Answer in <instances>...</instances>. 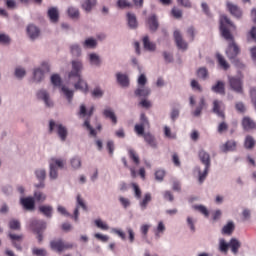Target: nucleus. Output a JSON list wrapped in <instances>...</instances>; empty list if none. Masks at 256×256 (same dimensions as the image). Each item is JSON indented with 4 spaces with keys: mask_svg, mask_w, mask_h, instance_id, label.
<instances>
[{
    "mask_svg": "<svg viewBox=\"0 0 256 256\" xmlns=\"http://www.w3.org/2000/svg\"><path fill=\"white\" fill-rule=\"evenodd\" d=\"M234 28L233 23L226 15H222L220 18V30L223 38L229 42L228 48L226 50V56L233 64L240 69H243L244 64L236 59L241 53L240 47L235 43L234 37L231 34L230 30Z\"/></svg>",
    "mask_w": 256,
    "mask_h": 256,
    "instance_id": "nucleus-1",
    "label": "nucleus"
},
{
    "mask_svg": "<svg viewBox=\"0 0 256 256\" xmlns=\"http://www.w3.org/2000/svg\"><path fill=\"white\" fill-rule=\"evenodd\" d=\"M82 68L80 61H72V71L69 73V79L77 81L74 85L76 90L88 93V84L81 78Z\"/></svg>",
    "mask_w": 256,
    "mask_h": 256,
    "instance_id": "nucleus-2",
    "label": "nucleus"
},
{
    "mask_svg": "<svg viewBox=\"0 0 256 256\" xmlns=\"http://www.w3.org/2000/svg\"><path fill=\"white\" fill-rule=\"evenodd\" d=\"M93 113H94L93 106L87 111L86 106L84 104H82L80 106V111L78 113V116L80 118H87L84 122V127H86L88 131H90L91 136L96 137L97 133H96L95 129H93L90 125V118L93 116Z\"/></svg>",
    "mask_w": 256,
    "mask_h": 256,
    "instance_id": "nucleus-3",
    "label": "nucleus"
},
{
    "mask_svg": "<svg viewBox=\"0 0 256 256\" xmlns=\"http://www.w3.org/2000/svg\"><path fill=\"white\" fill-rule=\"evenodd\" d=\"M199 158L202 164L205 165L204 172L199 171V182L200 184H202L208 176V172L211 166V159H210V154L207 153L205 150H200Z\"/></svg>",
    "mask_w": 256,
    "mask_h": 256,
    "instance_id": "nucleus-4",
    "label": "nucleus"
},
{
    "mask_svg": "<svg viewBox=\"0 0 256 256\" xmlns=\"http://www.w3.org/2000/svg\"><path fill=\"white\" fill-rule=\"evenodd\" d=\"M50 247L53 251L57 253H62L66 250L73 249V244L66 242L63 239H55L50 242Z\"/></svg>",
    "mask_w": 256,
    "mask_h": 256,
    "instance_id": "nucleus-5",
    "label": "nucleus"
},
{
    "mask_svg": "<svg viewBox=\"0 0 256 256\" xmlns=\"http://www.w3.org/2000/svg\"><path fill=\"white\" fill-rule=\"evenodd\" d=\"M53 131H56L58 137L61 139L62 142L66 141L68 131L65 126L59 123H55L53 120H51L49 124V132L53 133Z\"/></svg>",
    "mask_w": 256,
    "mask_h": 256,
    "instance_id": "nucleus-6",
    "label": "nucleus"
},
{
    "mask_svg": "<svg viewBox=\"0 0 256 256\" xmlns=\"http://www.w3.org/2000/svg\"><path fill=\"white\" fill-rule=\"evenodd\" d=\"M33 231L37 234L38 242L41 243L43 241V231L46 229V222L43 220L33 219L30 224Z\"/></svg>",
    "mask_w": 256,
    "mask_h": 256,
    "instance_id": "nucleus-7",
    "label": "nucleus"
},
{
    "mask_svg": "<svg viewBox=\"0 0 256 256\" xmlns=\"http://www.w3.org/2000/svg\"><path fill=\"white\" fill-rule=\"evenodd\" d=\"M229 86L232 91H234L237 94H244L243 90V80L240 77L235 76H229L228 77Z\"/></svg>",
    "mask_w": 256,
    "mask_h": 256,
    "instance_id": "nucleus-8",
    "label": "nucleus"
},
{
    "mask_svg": "<svg viewBox=\"0 0 256 256\" xmlns=\"http://www.w3.org/2000/svg\"><path fill=\"white\" fill-rule=\"evenodd\" d=\"M64 166V162L61 159H56V158H52L50 161V178L52 180H56L58 177V170L56 167L58 168H63Z\"/></svg>",
    "mask_w": 256,
    "mask_h": 256,
    "instance_id": "nucleus-9",
    "label": "nucleus"
},
{
    "mask_svg": "<svg viewBox=\"0 0 256 256\" xmlns=\"http://www.w3.org/2000/svg\"><path fill=\"white\" fill-rule=\"evenodd\" d=\"M212 111L218 117H220L223 120H225V118H226V115H225V105H224L223 101L217 100V99L214 100Z\"/></svg>",
    "mask_w": 256,
    "mask_h": 256,
    "instance_id": "nucleus-10",
    "label": "nucleus"
},
{
    "mask_svg": "<svg viewBox=\"0 0 256 256\" xmlns=\"http://www.w3.org/2000/svg\"><path fill=\"white\" fill-rule=\"evenodd\" d=\"M174 38H175L176 45L180 50H184V51L187 50L188 44L183 40V36L179 30H176L174 32Z\"/></svg>",
    "mask_w": 256,
    "mask_h": 256,
    "instance_id": "nucleus-11",
    "label": "nucleus"
},
{
    "mask_svg": "<svg viewBox=\"0 0 256 256\" xmlns=\"http://www.w3.org/2000/svg\"><path fill=\"white\" fill-rule=\"evenodd\" d=\"M9 238L12 241L13 246L18 250V251H22V247H21V242L23 241V234H13V233H9Z\"/></svg>",
    "mask_w": 256,
    "mask_h": 256,
    "instance_id": "nucleus-12",
    "label": "nucleus"
},
{
    "mask_svg": "<svg viewBox=\"0 0 256 256\" xmlns=\"http://www.w3.org/2000/svg\"><path fill=\"white\" fill-rule=\"evenodd\" d=\"M37 98L39 100H43L47 107H49V108L53 107V102L50 100L49 94L47 91H45V90L38 91Z\"/></svg>",
    "mask_w": 256,
    "mask_h": 256,
    "instance_id": "nucleus-13",
    "label": "nucleus"
},
{
    "mask_svg": "<svg viewBox=\"0 0 256 256\" xmlns=\"http://www.w3.org/2000/svg\"><path fill=\"white\" fill-rule=\"evenodd\" d=\"M79 207H81L84 211H87V205L85 204V202L80 194H78V196H77V207L74 211V219L76 222L78 221Z\"/></svg>",
    "mask_w": 256,
    "mask_h": 256,
    "instance_id": "nucleus-14",
    "label": "nucleus"
},
{
    "mask_svg": "<svg viewBox=\"0 0 256 256\" xmlns=\"http://www.w3.org/2000/svg\"><path fill=\"white\" fill-rule=\"evenodd\" d=\"M21 205L25 210L32 211L35 208V200L32 197L21 198Z\"/></svg>",
    "mask_w": 256,
    "mask_h": 256,
    "instance_id": "nucleus-15",
    "label": "nucleus"
},
{
    "mask_svg": "<svg viewBox=\"0 0 256 256\" xmlns=\"http://www.w3.org/2000/svg\"><path fill=\"white\" fill-rule=\"evenodd\" d=\"M227 7L230 11V13L232 14V16H234L237 19H240L243 15L242 10L235 4L228 2L227 3Z\"/></svg>",
    "mask_w": 256,
    "mask_h": 256,
    "instance_id": "nucleus-16",
    "label": "nucleus"
},
{
    "mask_svg": "<svg viewBox=\"0 0 256 256\" xmlns=\"http://www.w3.org/2000/svg\"><path fill=\"white\" fill-rule=\"evenodd\" d=\"M36 178L39 180L40 183L36 184V188H44L45 187V177H46V172L44 169H38L35 171Z\"/></svg>",
    "mask_w": 256,
    "mask_h": 256,
    "instance_id": "nucleus-17",
    "label": "nucleus"
},
{
    "mask_svg": "<svg viewBox=\"0 0 256 256\" xmlns=\"http://www.w3.org/2000/svg\"><path fill=\"white\" fill-rule=\"evenodd\" d=\"M151 94V90L146 86H139L135 90V96L139 98H147Z\"/></svg>",
    "mask_w": 256,
    "mask_h": 256,
    "instance_id": "nucleus-18",
    "label": "nucleus"
},
{
    "mask_svg": "<svg viewBox=\"0 0 256 256\" xmlns=\"http://www.w3.org/2000/svg\"><path fill=\"white\" fill-rule=\"evenodd\" d=\"M236 148H237V143L235 140H229L221 146V150L223 153L233 152L236 150Z\"/></svg>",
    "mask_w": 256,
    "mask_h": 256,
    "instance_id": "nucleus-19",
    "label": "nucleus"
},
{
    "mask_svg": "<svg viewBox=\"0 0 256 256\" xmlns=\"http://www.w3.org/2000/svg\"><path fill=\"white\" fill-rule=\"evenodd\" d=\"M242 128L246 131L256 129V123L250 117H244L242 119Z\"/></svg>",
    "mask_w": 256,
    "mask_h": 256,
    "instance_id": "nucleus-20",
    "label": "nucleus"
},
{
    "mask_svg": "<svg viewBox=\"0 0 256 256\" xmlns=\"http://www.w3.org/2000/svg\"><path fill=\"white\" fill-rule=\"evenodd\" d=\"M229 248L234 255L239 253V249L241 248V242L237 238H232L229 242Z\"/></svg>",
    "mask_w": 256,
    "mask_h": 256,
    "instance_id": "nucleus-21",
    "label": "nucleus"
},
{
    "mask_svg": "<svg viewBox=\"0 0 256 256\" xmlns=\"http://www.w3.org/2000/svg\"><path fill=\"white\" fill-rule=\"evenodd\" d=\"M216 59L221 69H223L224 71H228L230 69L229 63L227 62V60L224 58L222 54L217 53Z\"/></svg>",
    "mask_w": 256,
    "mask_h": 256,
    "instance_id": "nucleus-22",
    "label": "nucleus"
},
{
    "mask_svg": "<svg viewBox=\"0 0 256 256\" xmlns=\"http://www.w3.org/2000/svg\"><path fill=\"white\" fill-rule=\"evenodd\" d=\"M147 24L151 32H156L158 30L159 23L155 15H152L148 18Z\"/></svg>",
    "mask_w": 256,
    "mask_h": 256,
    "instance_id": "nucleus-23",
    "label": "nucleus"
},
{
    "mask_svg": "<svg viewBox=\"0 0 256 256\" xmlns=\"http://www.w3.org/2000/svg\"><path fill=\"white\" fill-rule=\"evenodd\" d=\"M212 91L216 94L224 96L226 94L225 83L223 81H218L217 84L212 86Z\"/></svg>",
    "mask_w": 256,
    "mask_h": 256,
    "instance_id": "nucleus-24",
    "label": "nucleus"
},
{
    "mask_svg": "<svg viewBox=\"0 0 256 256\" xmlns=\"http://www.w3.org/2000/svg\"><path fill=\"white\" fill-rule=\"evenodd\" d=\"M119 85L123 88L129 87V78L126 74L117 73L116 75Z\"/></svg>",
    "mask_w": 256,
    "mask_h": 256,
    "instance_id": "nucleus-25",
    "label": "nucleus"
},
{
    "mask_svg": "<svg viewBox=\"0 0 256 256\" xmlns=\"http://www.w3.org/2000/svg\"><path fill=\"white\" fill-rule=\"evenodd\" d=\"M103 115L105 116L106 119L111 120L113 125H117V123H118L117 116L115 115V113L112 109H110V108L105 109L103 112Z\"/></svg>",
    "mask_w": 256,
    "mask_h": 256,
    "instance_id": "nucleus-26",
    "label": "nucleus"
},
{
    "mask_svg": "<svg viewBox=\"0 0 256 256\" xmlns=\"http://www.w3.org/2000/svg\"><path fill=\"white\" fill-rule=\"evenodd\" d=\"M27 32L31 40L37 39L40 35L39 29L34 25H29L27 28Z\"/></svg>",
    "mask_w": 256,
    "mask_h": 256,
    "instance_id": "nucleus-27",
    "label": "nucleus"
},
{
    "mask_svg": "<svg viewBox=\"0 0 256 256\" xmlns=\"http://www.w3.org/2000/svg\"><path fill=\"white\" fill-rule=\"evenodd\" d=\"M143 46L145 50L150 52H154L156 50V44L150 41L149 36H145L143 38Z\"/></svg>",
    "mask_w": 256,
    "mask_h": 256,
    "instance_id": "nucleus-28",
    "label": "nucleus"
},
{
    "mask_svg": "<svg viewBox=\"0 0 256 256\" xmlns=\"http://www.w3.org/2000/svg\"><path fill=\"white\" fill-rule=\"evenodd\" d=\"M48 17L52 23H57L59 21V13L56 7H51L48 10Z\"/></svg>",
    "mask_w": 256,
    "mask_h": 256,
    "instance_id": "nucleus-29",
    "label": "nucleus"
},
{
    "mask_svg": "<svg viewBox=\"0 0 256 256\" xmlns=\"http://www.w3.org/2000/svg\"><path fill=\"white\" fill-rule=\"evenodd\" d=\"M234 231H235V224H234L233 221H229V222L227 223V225H225V226L222 228V234H223V235L231 236Z\"/></svg>",
    "mask_w": 256,
    "mask_h": 256,
    "instance_id": "nucleus-30",
    "label": "nucleus"
},
{
    "mask_svg": "<svg viewBox=\"0 0 256 256\" xmlns=\"http://www.w3.org/2000/svg\"><path fill=\"white\" fill-rule=\"evenodd\" d=\"M39 211L47 218H52L53 208L49 205H42L39 207Z\"/></svg>",
    "mask_w": 256,
    "mask_h": 256,
    "instance_id": "nucleus-31",
    "label": "nucleus"
},
{
    "mask_svg": "<svg viewBox=\"0 0 256 256\" xmlns=\"http://www.w3.org/2000/svg\"><path fill=\"white\" fill-rule=\"evenodd\" d=\"M229 243L226 242V240L224 238H221L219 240V251L225 255L228 254V251H229Z\"/></svg>",
    "mask_w": 256,
    "mask_h": 256,
    "instance_id": "nucleus-32",
    "label": "nucleus"
},
{
    "mask_svg": "<svg viewBox=\"0 0 256 256\" xmlns=\"http://www.w3.org/2000/svg\"><path fill=\"white\" fill-rule=\"evenodd\" d=\"M143 138L145 139V141L148 145H150L153 148H156L157 143H156L155 137L151 133H149V132L145 133Z\"/></svg>",
    "mask_w": 256,
    "mask_h": 256,
    "instance_id": "nucleus-33",
    "label": "nucleus"
},
{
    "mask_svg": "<svg viewBox=\"0 0 256 256\" xmlns=\"http://www.w3.org/2000/svg\"><path fill=\"white\" fill-rule=\"evenodd\" d=\"M127 18H128V25L131 29H136L138 27V23H137V19L135 14L132 13H128L127 14Z\"/></svg>",
    "mask_w": 256,
    "mask_h": 256,
    "instance_id": "nucleus-34",
    "label": "nucleus"
},
{
    "mask_svg": "<svg viewBox=\"0 0 256 256\" xmlns=\"http://www.w3.org/2000/svg\"><path fill=\"white\" fill-rule=\"evenodd\" d=\"M206 106V101L204 97L200 99L199 106L196 108V110L193 112L194 117H199L202 114V110Z\"/></svg>",
    "mask_w": 256,
    "mask_h": 256,
    "instance_id": "nucleus-35",
    "label": "nucleus"
},
{
    "mask_svg": "<svg viewBox=\"0 0 256 256\" xmlns=\"http://www.w3.org/2000/svg\"><path fill=\"white\" fill-rule=\"evenodd\" d=\"M9 228L13 231H20L21 230V223L18 219H11L9 221Z\"/></svg>",
    "mask_w": 256,
    "mask_h": 256,
    "instance_id": "nucleus-36",
    "label": "nucleus"
},
{
    "mask_svg": "<svg viewBox=\"0 0 256 256\" xmlns=\"http://www.w3.org/2000/svg\"><path fill=\"white\" fill-rule=\"evenodd\" d=\"M254 146H255V139L252 136L248 135L244 140V148L250 150V149H253Z\"/></svg>",
    "mask_w": 256,
    "mask_h": 256,
    "instance_id": "nucleus-37",
    "label": "nucleus"
},
{
    "mask_svg": "<svg viewBox=\"0 0 256 256\" xmlns=\"http://www.w3.org/2000/svg\"><path fill=\"white\" fill-rule=\"evenodd\" d=\"M96 5V0H86L83 4L82 7L83 9L87 12L90 13L91 9L95 7Z\"/></svg>",
    "mask_w": 256,
    "mask_h": 256,
    "instance_id": "nucleus-38",
    "label": "nucleus"
},
{
    "mask_svg": "<svg viewBox=\"0 0 256 256\" xmlns=\"http://www.w3.org/2000/svg\"><path fill=\"white\" fill-rule=\"evenodd\" d=\"M165 230H166L165 224H164L162 221H160V222L158 223L157 229L155 230V236H156V238L159 239V238L161 237V235H163V233L165 232Z\"/></svg>",
    "mask_w": 256,
    "mask_h": 256,
    "instance_id": "nucleus-39",
    "label": "nucleus"
},
{
    "mask_svg": "<svg viewBox=\"0 0 256 256\" xmlns=\"http://www.w3.org/2000/svg\"><path fill=\"white\" fill-rule=\"evenodd\" d=\"M89 59H90L91 65L97 66V67L101 65L100 57L97 54L95 53L90 54Z\"/></svg>",
    "mask_w": 256,
    "mask_h": 256,
    "instance_id": "nucleus-40",
    "label": "nucleus"
},
{
    "mask_svg": "<svg viewBox=\"0 0 256 256\" xmlns=\"http://www.w3.org/2000/svg\"><path fill=\"white\" fill-rule=\"evenodd\" d=\"M61 90L64 93V95L66 96L68 102L71 103L73 96H74V92L66 86H63Z\"/></svg>",
    "mask_w": 256,
    "mask_h": 256,
    "instance_id": "nucleus-41",
    "label": "nucleus"
},
{
    "mask_svg": "<svg viewBox=\"0 0 256 256\" xmlns=\"http://www.w3.org/2000/svg\"><path fill=\"white\" fill-rule=\"evenodd\" d=\"M229 130V125L226 121L219 123L217 131L220 135L226 133Z\"/></svg>",
    "mask_w": 256,
    "mask_h": 256,
    "instance_id": "nucleus-42",
    "label": "nucleus"
},
{
    "mask_svg": "<svg viewBox=\"0 0 256 256\" xmlns=\"http://www.w3.org/2000/svg\"><path fill=\"white\" fill-rule=\"evenodd\" d=\"M152 196L150 193H146L143 200L140 202V206L143 209H146L148 204L151 202Z\"/></svg>",
    "mask_w": 256,
    "mask_h": 256,
    "instance_id": "nucleus-43",
    "label": "nucleus"
},
{
    "mask_svg": "<svg viewBox=\"0 0 256 256\" xmlns=\"http://www.w3.org/2000/svg\"><path fill=\"white\" fill-rule=\"evenodd\" d=\"M197 76L199 79L206 80L208 78V70L205 67H201L197 71Z\"/></svg>",
    "mask_w": 256,
    "mask_h": 256,
    "instance_id": "nucleus-44",
    "label": "nucleus"
},
{
    "mask_svg": "<svg viewBox=\"0 0 256 256\" xmlns=\"http://www.w3.org/2000/svg\"><path fill=\"white\" fill-rule=\"evenodd\" d=\"M43 79H44V72L40 68L35 69V71H34V80L37 83H40Z\"/></svg>",
    "mask_w": 256,
    "mask_h": 256,
    "instance_id": "nucleus-45",
    "label": "nucleus"
},
{
    "mask_svg": "<svg viewBox=\"0 0 256 256\" xmlns=\"http://www.w3.org/2000/svg\"><path fill=\"white\" fill-rule=\"evenodd\" d=\"M95 225L97 226V228L103 230V231H108L109 230V226L106 222H103L101 219H96L95 220Z\"/></svg>",
    "mask_w": 256,
    "mask_h": 256,
    "instance_id": "nucleus-46",
    "label": "nucleus"
},
{
    "mask_svg": "<svg viewBox=\"0 0 256 256\" xmlns=\"http://www.w3.org/2000/svg\"><path fill=\"white\" fill-rule=\"evenodd\" d=\"M96 46L97 42L94 39L89 38L84 42V48L94 49Z\"/></svg>",
    "mask_w": 256,
    "mask_h": 256,
    "instance_id": "nucleus-47",
    "label": "nucleus"
},
{
    "mask_svg": "<svg viewBox=\"0 0 256 256\" xmlns=\"http://www.w3.org/2000/svg\"><path fill=\"white\" fill-rule=\"evenodd\" d=\"M51 83L54 87H60L61 86V78L58 74H53L51 77Z\"/></svg>",
    "mask_w": 256,
    "mask_h": 256,
    "instance_id": "nucleus-48",
    "label": "nucleus"
},
{
    "mask_svg": "<svg viewBox=\"0 0 256 256\" xmlns=\"http://www.w3.org/2000/svg\"><path fill=\"white\" fill-rule=\"evenodd\" d=\"M135 132L138 136H144L145 135V125L143 124H136L135 125Z\"/></svg>",
    "mask_w": 256,
    "mask_h": 256,
    "instance_id": "nucleus-49",
    "label": "nucleus"
},
{
    "mask_svg": "<svg viewBox=\"0 0 256 256\" xmlns=\"http://www.w3.org/2000/svg\"><path fill=\"white\" fill-rule=\"evenodd\" d=\"M129 157H130L131 160H133V162L136 165H139L140 160H139V157H138L137 153L135 152V150H133V149L129 150Z\"/></svg>",
    "mask_w": 256,
    "mask_h": 256,
    "instance_id": "nucleus-50",
    "label": "nucleus"
},
{
    "mask_svg": "<svg viewBox=\"0 0 256 256\" xmlns=\"http://www.w3.org/2000/svg\"><path fill=\"white\" fill-rule=\"evenodd\" d=\"M194 209L199 211L205 217H209V211H208V209L205 206H203V205H196V206H194Z\"/></svg>",
    "mask_w": 256,
    "mask_h": 256,
    "instance_id": "nucleus-51",
    "label": "nucleus"
},
{
    "mask_svg": "<svg viewBox=\"0 0 256 256\" xmlns=\"http://www.w3.org/2000/svg\"><path fill=\"white\" fill-rule=\"evenodd\" d=\"M71 54L75 57H79L81 55V49L79 45H72L70 47Z\"/></svg>",
    "mask_w": 256,
    "mask_h": 256,
    "instance_id": "nucleus-52",
    "label": "nucleus"
},
{
    "mask_svg": "<svg viewBox=\"0 0 256 256\" xmlns=\"http://www.w3.org/2000/svg\"><path fill=\"white\" fill-rule=\"evenodd\" d=\"M68 15H69L72 19L78 18V17H79V10H78L77 8L70 7V8L68 9Z\"/></svg>",
    "mask_w": 256,
    "mask_h": 256,
    "instance_id": "nucleus-53",
    "label": "nucleus"
},
{
    "mask_svg": "<svg viewBox=\"0 0 256 256\" xmlns=\"http://www.w3.org/2000/svg\"><path fill=\"white\" fill-rule=\"evenodd\" d=\"M171 14H172V16H173L175 19H177V20L181 19L182 16H183L182 10H180V9H178V8H176V7H174V8L172 9Z\"/></svg>",
    "mask_w": 256,
    "mask_h": 256,
    "instance_id": "nucleus-54",
    "label": "nucleus"
},
{
    "mask_svg": "<svg viewBox=\"0 0 256 256\" xmlns=\"http://www.w3.org/2000/svg\"><path fill=\"white\" fill-rule=\"evenodd\" d=\"M164 134H165V137L168 139H176V134L172 133L170 127L168 126L164 127Z\"/></svg>",
    "mask_w": 256,
    "mask_h": 256,
    "instance_id": "nucleus-55",
    "label": "nucleus"
},
{
    "mask_svg": "<svg viewBox=\"0 0 256 256\" xmlns=\"http://www.w3.org/2000/svg\"><path fill=\"white\" fill-rule=\"evenodd\" d=\"M71 165L73 169H79L81 167V160L79 157H74L71 159Z\"/></svg>",
    "mask_w": 256,
    "mask_h": 256,
    "instance_id": "nucleus-56",
    "label": "nucleus"
},
{
    "mask_svg": "<svg viewBox=\"0 0 256 256\" xmlns=\"http://www.w3.org/2000/svg\"><path fill=\"white\" fill-rule=\"evenodd\" d=\"M132 187H133L134 192H135V197L137 199H141L142 191H141L140 187L138 186V184L132 183Z\"/></svg>",
    "mask_w": 256,
    "mask_h": 256,
    "instance_id": "nucleus-57",
    "label": "nucleus"
},
{
    "mask_svg": "<svg viewBox=\"0 0 256 256\" xmlns=\"http://www.w3.org/2000/svg\"><path fill=\"white\" fill-rule=\"evenodd\" d=\"M191 87H192L193 90H196V91H198V92H200V93L203 92V89H202L201 85H200V84L198 83V81L195 80V79H193V80L191 81Z\"/></svg>",
    "mask_w": 256,
    "mask_h": 256,
    "instance_id": "nucleus-58",
    "label": "nucleus"
},
{
    "mask_svg": "<svg viewBox=\"0 0 256 256\" xmlns=\"http://www.w3.org/2000/svg\"><path fill=\"white\" fill-rule=\"evenodd\" d=\"M33 255L35 256H46L47 252L44 248H34Z\"/></svg>",
    "mask_w": 256,
    "mask_h": 256,
    "instance_id": "nucleus-59",
    "label": "nucleus"
},
{
    "mask_svg": "<svg viewBox=\"0 0 256 256\" xmlns=\"http://www.w3.org/2000/svg\"><path fill=\"white\" fill-rule=\"evenodd\" d=\"M34 198H35L36 201H38V202H44V201L46 200L45 194H43V193L40 192V191L35 192Z\"/></svg>",
    "mask_w": 256,
    "mask_h": 256,
    "instance_id": "nucleus-60",
    "label": "nucleus"
},
{
    "mask_svg": "<svg viewBox=\"0 0 256 256\" xmlns=\"http://www.w3.org/2000/svg\"><path fill=\"white\" fill-rule=\"evenodd\" d=\"M0 44L9 45L10 44V37L5 34H0Z\"/></svg>",
    "mask_w": 256,
    "mask_h": 256,
    "instance_id": "nucleus-61",
    "label": "nucleus"
},
{
    "mask_svg": "<svg viewBox=\"0 0 256 256\" xmlns=\"http://www.w3.org/2000/svg\"><path fill=\"white\" fill-rule=\"evenodd\" d=\"M117 5L120 7V9H125V7H132V4L126 0H118Z\"/></svg>",
    "mask_w": 256,
    "mask_h": 256,
    "instance_id": "nucleus-62",
    "label": "nucleus"
},
{
    "mask_svg": "<svg viewBox=\"0 0 256 256\" xmlns=\"http://www.w3.org/2000/svg\"><path fill=\"white\" fill-rule=\"evenodd\" d=\"M107 150H108L110 156H113L114 150H115V145H114V142L112 140L108 141Z\"/></svg>",
    "mask_w": 256,
    "mask_h": 256,
    "instance_id": "nucleus-63",
    "label": "nucleus"
},
{
    "mask_svg": "<svg viewBox=\"0 0 256 256\" xmlns=\"http://www.w3.org/2000/svg\"><path fill=\"white\" fill-rule=\"evenodd\" d=\"M250 98H252V104L254 105V109H256V88L250 89Z\"/></svg>",
    "mask_w": 256,
    "mask_h": 256,
    "instance_id": "nucleus-64",
    "label": "nucleus"
}]
</instances>
